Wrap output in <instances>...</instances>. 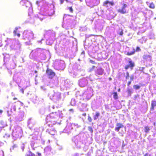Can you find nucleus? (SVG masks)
Listing matches in <instances>:
<instances>
[{"label":"nucleus","mask_w":156,"mask_h":156,"mask_svg":"<svg viewBox=\"0 0 156 156\" xmlns=\"http://www.w3.org/2000/svg\"><path fill=\"white\" fill-rule=\"evenodd\" d=\"M144 156H151V154L148 153H146Z\"/></svg>","instance_id":"obj_29"},{"label":"nucleus","mask_w":156,"mask_h":156,"mask_svg":"<svg viewBox=\"0 0 156 156\" xmlns=\"http://www.w3.org/2000/svg\"><path fill=\"white\" fill-rule=\"evenodd\" d=\"M143 58L145 62H150L151 61V56L149 55H144Z\"/></svg>","instance_id":"obj_8"},{"label":"nucleus","mask_w":156,"mask_h":156,"mask_svg":"<svg viewBox=\"0 0 156 156\" xmlns=\"http://www.w3.org/2000/svg\"><path fill=\"white\" fill-rule=\"evenodd\" d=\"M49 133L51 135H55L56 133V131L54 129H50L49 132Z\"/></svg>","instance_id":"obj_13"},{"label":"nucleus","mask_w":156,"mask_h":156,"mask_svg":"<svg viewBox=\"0 0 156 156\" xmlns=\"http://www.w3.org/2000/svg\"><path fill=\"white\" fill-rule=\"evenodd\" d=\"M155 107H156V101L153 100L151 101V110H153Z\"/></svg>","instance_id":"obj_12"},{"label":"nucleus","mask_w":156,"mask_h":156,"mask_svg":"<svg viewBox=\"0 0 156 156\" xmlns=\"http://www.w3.org/2000/svg\"><path fill=\"white\" fill-rule=\"evenodd\" d=\"M89 62H90L91 63L93 64H96V63L93 60H89Z\"/></svg>","instance_id":"obj_28"},{"label":"nucleus","mask_w":156,"mask_h":156,"mask_svg":"<svg viewBox=\"0 0 156 156\" xmlns=\"http://www.w3.org/2000/svg\"><path fill=\"white\" fill-rule=\"evenodd\" d=\"M100 114L98 112H96V114L94 116V120H96L97 119L98 117L100 116Z\"/></svg>","instance_id":"obj_15"},{"label":"nucleus","mask_w":156,"mask_h":156,"mask_svg":"<svg viewBox=\"0 0 156 156\" xmlns=\"http://www.w3.org/2000/svg\"><path fill=\"white\" fill-rule=\"evenodd\" d=\"M150 130L149 127L148 126L144 127V132L146 133H148Z\"/></svg>","instance_id":"obj_19"},{"label":"nucleus","mask_w":156,"mask_h":156,"mask_svg":"<svg viewBox=\"0 0 156 156\" xmlns=\"http://www.w3.org/2000/svg\"><path fill=\"white\" fill-rule=\"evenodd\" d=\"M68 9L69 10L70 12L71 13H73V9L72 8V7H69Z\"/></svg>","instance_id":"obj_25"},{"label":"nucleus","mask_w":156,"mask_h":156,"mask_svg":"<svg viewBox=\"0 0 156 156\" xmlns=\"http://www.w3.org/2000/svg\"><path fill=\"white\" fill-rule=\"evenodd\" d=\"M96 1L97 0H86V2L88 5L91 7H93L98 5V4H95L94 2V1Z\"/></svg>","instance_id":"obj_4"},{"label":"nucleus","mask_w":156,"mask_h":156,"mask_svg":"<svg viewBox=\"0 0 156 156\" xmlns=\"http://www.w3.org/2000/svg\"><path fill=\"white\" fill-rule=\"evenodd\" d=\"M46 73L48 76L49 78L50 79L52 78L55 76V73L48 68L47 69Z\"/></svg>","instance_id":"obj_2"},{"label":"nucleus","mask_w":156,"mask_h":156,"mask_svg":"<svg viewBox=\"0 0 156 156\" xmlns=\"http://www.w3.org/2000/svg\"><path fill=\"white\" fill-rule=\"evenodd\" d=\"M140 50H141V49L139 47H136V50H135V52H137V51H140Z\"/></svg>","instance_id":"obj_23"},{"label":"nucleus","mask_w":156,"mask_h":156,"mask_svg":"<svg viewBox=\"0 0 156 156\" xmlns=\"http://www.w3.org/2000/svg\"><path fill=\"white\" fill-rule=\"evenodd\" d=\"M20 4L21 5L25 6L27 8L30 5V2L26 0H22L20 2Z\"/></svg>","instance_id":"obj_7"},{"label":"nucleus","mask_w":156,"mask_h":156,"mask_svg":"<svg viewBox=\"0 0 156 156\" xmlns=\"http://www.w3.org/2000/svg\"><path fill=\"white\" fill-rule=\"evenodd\" d=\"M116 125L117 126L115 127V131L117 132H118L120 128L123 127V125L120 123H117Z\"/></svg>","instance_id":"obj_11"},{"label":"nucleus","mask_w":156,"mask_h":156,"mask_svg":"<svg viewBox=\"0 0 156 156\" xmlns=\"http://www.w3.org/2000/svg\"><path fill=\"white\" fill-rule=\"evenodd\" d=\"M25 156H36L35 154L30 151H29L28 153H27Z\"/></svg>","instance_id":"obj_16"},{"label":"nucleus","mask_w":156,"mask_h":156,"mask_svg":"<svg viewBox=\"0 0 156 156\" xmlns=\"http://www.w3.org/2000/svg\"><path fill=\"white\" fill-rule=\"evenodd\" d=\"M56 122H54V123H53V125H54L55 124H56Z\"/></svg>","instance_id":"obj_39"},{"label":"nucleus","mask_w":156,"mask_h":156,"mask_svg":"<svg viewBox=\"0 0 156 156\" xmlns=\"http://www.w3.org/2000/svg\"><path fill=\"white\" fill-rule=\"evenodd\" d=\"M23 37L26 38H29L30 37L33 38L34 37V34L32 33L27 30H25L23 32Z\"/></svg>","instance_id":"obj_3"},{"label":"nucleus","mask_w":156,"mask_h":156,"mask_svg":"<svg viewBox=\"0 0 156 156\" xmlns=\"http://www.w3.org/2000/svg\"><path fill=\"white\" fill-rule=\"evenodd\" d=\"M88 120L89 122H91L92 121V119L91 117L89 116H88Z\"/></svg>","instance_id":"obj_26"},{"label":"nucleus","mask_w":156,"mask_h":156,"mask_svg":"<svg viewBox=\"0 0 156 156\" xmlns=\"http://www.w3.org/2000/svg\"><path fill=\"white\" fill-rule=\"evenodd\" d=\"M149 7L151 9H154L155 8V5L153 2H151L150 4Z\"/></svg>","instance_id":"obj_17"},{"label":"nucleus","mask_w":156,"mask_h":156,"mask_svg":"<svg viewBox=\"0 0 156 156\" xmlns=\"http://www.w3.org/2000/svg\"><path fill=\"white\" fill-rule=\"evenodd\" d=\"M119 90H120V89H119Z\"/></svg>","instance_id":"obj_45"},{"label":"nucleus","mask_w":156,"mask_h":156,"mask_svg":"<svg viewBox=\"0 0 156 156\" xmlns=\"http://www.w3.org/2000/svg\"><path fill=\"white\" fill-rule=\"evenodd\" d=\"M135 53V50H134L131 52H128L126 55H131L133 54H134Z\"/></svg>","instance_id":"obj_20"},{"label":"nucleus","mask_w":156,"mask_h":156,"mask_svg":"<svg viewBox=\"0 0 156 156\" xmlns=\"http://www.w3.org/2000/svg\"><path fill=\"white\" fill-rule=\"evenodd\" d=\"M38 1H37L36 2V3L37 4H38Z\"/></svg>","instance_id":"obj_44"},{"label":"nucleus","mask_w":156,"mask_h":156,"mask_svg":"<svg viewBox=\"0 0 156 156\" xmlns=\"http://www.w3.org/2000/svg\"><path fill=\"white\" fill-rule=\"evenodd\" d=\"M69 111H72V112H73V109H69Z\"/></svg>","instance_id":"obj_37"},{"label":"nucleus","mask_w":156,"mask_h":156,"mask_svg":"<svg viewBox=\"0 0 156 156\" xmlns=\"http://www.w3.org/2000/svg\"><path fill=\"white\" fill-rule=\"evenodd\" d=\"M95 72L97 75H102L104 73V69L101 68H98L97 69Z\"/></svg>","instance_id":"obj_9"},{"label":"nucleus","mask_w":156,"mask_h":156,"mask_svg":"<svg viewBox=\"0 0 156 156\" xmlns=\"http://www.w3.org/2000/svg\"><path fill=\"white\" fill-rule=\"evenodd\" d=\"M128 62L129 63V65H126L125 66L124 68L125 69L127 70L129 68H130L131 69H132L133 67L134 66V63L132 62V61L131 60L129 61Z\"/></svg>","instance_id":"obj_6"},{"label":"nucleus","mask_w":156,"mask_h":156,"mask_svg":"<svg viewBox=\"0 0 156 156\" xmlns=\"http://www.w3.org/2000/svg\"><path fill=\"white\" fill-rule=\"evenodd\" d=\"M18 30V28L17 27H16L15 30L13 31V33L15 36L17 35L18 37H19L20 35L19 33L17 34Z\"/></svg>","instance_id":"obj_14"},{"label":"nucleus","mask_w":156,"mask_h":156,"mask_svg":"<svg viewBox=\"0 0 156 156\" xmlns=\"http://www.w3.org/2000/svg\"><path fill=\"white\" fill-rule=\"evenodd\" d=\"M3 112V111L2 110L0 109V114L2 113Z\"/></svg>","instance_id":"obj_36"},{"label":"nucleus","mask_w":156,"mask_h":156,"mask_svg":"<svg viewBox=\"0 0 156 156\" xmlns=\"http://www.w3.org/2000/svg\"><path fill=\"white\" fill-rule=\"evenodd\" d=\"M82 115L84 116H86V113H83L82 114Z\"/></svg>","instance_id":"obj_35"},{"label":"nucleus","mask_w":156,"mask_h":156,"mask_svg":"<svg viewBox=\"0 0 156 156\" xmlns=\"http://www.w3.org/2000/svg\"><path fill=\"white\" fill-rule=\"evenodd\" d=\"M131 83V81H129L128 83H127V85L129 86L130 85V84Z\"/></svg>","instance_id":"obj_32"},{"label":"nucleus","mask_w":156,"mask_h":156,"mask_svg":"<svg viewBox=\"0 0 156 156\" xmlns=\"http://www.w3.org/2000/svg\"><path fill=\"white\" fill-rule=\"evenodd\" d=\"M88 130L91 132V133H92L93 132V129L91 127H88Z\"/></svg>","instance_id":"obj_24"},{"label":"nucleus","mask_w":156,"mask_h":156,"mask_svg":"<svg viewBox=\"0 0 156 156\" xmlns=\"http://www.w3.org/2000/svg\"><path fill=\"white\" fill-rule=\"evenodd\" d=\"M127 7V5L126 4H123V6L121 9H119L118 10V12L122 14H125L127 13L126 10L125 8Z\"/></svg>","instance_id":"obj_5"},{"label":"nucleus","mask_w":156,"mask_h":156,"mask_svg":"<svg viewBox=\"0 0 156 156\" xmlns=\"http://www.w3.org/2000/svg\"><path fill=\"white\" fill-rule=\"evenodd\" d=\"M13 100H17V98H13Z\"/></svg>","instance_id":"obj_38"},{"label":"nucleus","mask_w":156,"mask_h":156,"mask_svg":"<svg viewBox=\"0 0 156 156\" xmlns=\"http://www.w3.org/2000/svg\"><path fill=\"white\" fill-rule=\"evenodd\" d=\"M60 3L61 4H62L63 3L64 0H60Z\"/></svg>","instance_id":"obj_34"},{"label":"nucleus","mask_w":156,"mask_h":156,"mask_svg":"<svg viewBox=\"0 0 156 156\" xmlns=\"http://www.w3.org/2000/svg\"><path fill=\"white\" fill-rule=\"evenodd\" d=\"M22 92L23 93V92H24V90H22Z\"/></svg>","instance_id":"obj_41"},{"label":"nucleus","mask_w":156,"mask_h":156,"mask_svg":"<svg viewBox=\"0 0 156 156\" xmlns=\"http://www.w3.org/2000/svg\"><path fill=\"white\" fill-rule=\"evenodd\" d=\"M88 83V80L85 78L80 79L79 81V84L80 86L83 87L86 86Z\"/></svg>","instance_id":"obj_1"},{"label":"nucleus","mask_w":156,"mask_h":156,"mask_svg":"<svg viewBox=\"0 0 156 156\" xmlns=\"http://www.w3.org/2000/svg\"><path fill=\"white\" fill-rule=\"evenodd\" d=\"M40 20L41 21H42V20H43V19H41V18H40Z\"/></svg>","instance_id":"obj_40"},{"label":"nucleus","mask_w":156,"mask_h":156,"mask_svg":"<svg viewBox=\"0 0 156 156\" xmlns=\"http://www.w3.org/2000/svg\"><path fill=\"white\" fill-rule=\"evenodd\" d=\"M113 98L114 99L116 100L118 99V97L117 94V93L116 92H115L113 93Z\"/></svg>","instance_id":"obj_18"},{"label":"nucleus","mask_w":156,"mask_h":156,"mask_svg":"<svg viewBox=\"0 0 156 156\" xmlns=\"http://www.w3.org/2000/svg\"><path fill=\"white\" fill-rule=\"evenodd\" d=\"M95 66H92L91 69H90V71L92 70L93 69H94L95 68Z\"/></svg>","instance_id":"obj_33"},{"label":"nucleus","mask_w":156,"mask_h":156,"mask_svg":"<svg viewBox=\"0 0 156 156\" xmlns=\"http://www.w3.org/2000/svg\"><path fill=\"white\" fill-rule=\"evenodd\" d=\"M65 0L67 2H68V0Z\"/></svg>","instance_id":"obj_42"},{"label":"nucleus","mask_w":156,"mask_h":156,"mask_svg":"<svg viewBox=\"0 0 156 156\" xmlns=\"http://www.w3.org/2000/svg\"><path fill=\"white\" fill-rule=\"evenodd\" d=\"M133 87L135 89L137 90L140 88V86L138 85H134L133 86Z\"/></svg>","instance_id":"obj_21"},{"label":"nucleus","mask_w":156,"mask_h":156,"mask_svg":"<svg viewBox=\"0 0 156 156\" xmlns=\"http://www.w3.org/2000/svg\"><path fill=\"white\" fill-rule=\"evenodd\" d=\"M126 78L127 79L129 78V73L128 72L126 73Z\"/></svg>","instance_id":"obj_27"},{"label":"nucleus","mask_w":156,"mask_h":156,"mask_svg":"<svg viewBox=\"0 0 156 156\" xmlns=\"http://www.w3.org/2000/svg\"><path fill=\"white\" fill-rule=\"evenodd\" d=\"M108 4L112 6H113L114 5V3L113 2H109L108 0H106L103 2V5L106 7H108V6L107 5Z\"/></svg>","instance_id":"obj_10"},{"label":"nucleus","mask_w":156,"mask_h":156,"mask_svg":"<svg viewBox=\"0 0 156 156\" xmlns=\"http://www.w3.org/2000/svg\"><path fill=\"white\" fill-rule=\"evenodd\" d=\"M37 71H35V73H37Z\"/></svg>","instance_id":"obj_43"},{"label":"nucleus","mask_w":156,"mask_h":156,"mask_svg":"<svg viewBox=\"0 0 156 156\" xmlns=\"http://www.w3.org/2000/svg\"><path fill=\"white\" fill-rule=\"evenodd\" d=\"M134 79V76L133 75H131L130 77V79L132 81Z\"/></svg>","instance_id":"obj_30"},{"label":"nucleus","mask_w":156,"mask_h":156,"mask_svg":"<svg viewBox=\"0 0 156 156\" xmlns=\"http://www.w3.org/2000/svg\"><path fill=\"white\" fill-rule=\"evenodd\" d=\"M127 92L128 93V94L130 96L131 95V93H132V91L129 89H128L127 90Z\"/></svg>","instance_id":"obj_22"},{"label":"nucleus","mask_w":156,"mask_h":156,"mask_svg":"<svg viewBox=\"0 0 156 156\" xmlns=\"http://www.w3.org/2000/svg\"><path fill=\"white\" fill-rule=\"evenodd\" d=\"M123 30H122L119 33V34L121 35H122L123 34Z\"/></svg>","instance_id":"obj_31"}]
</instances>
